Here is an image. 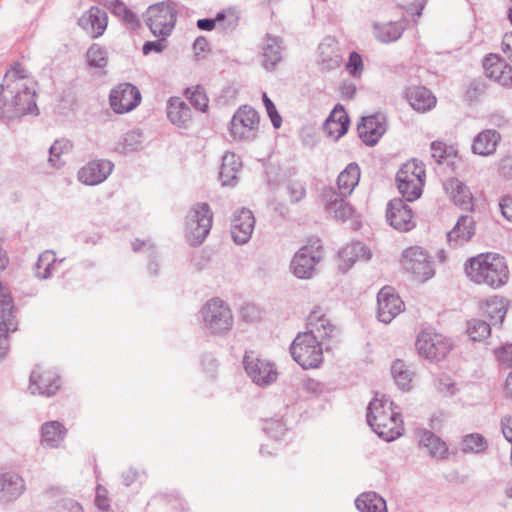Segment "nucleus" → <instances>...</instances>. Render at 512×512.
Wrapping results in <instances>:
<instances>
[{"label": "nucleus", "instance_id": "nucleus-51", "mask_svg": "<svg viewBox=\"0 0 512 512\" xmlns=\"http://www.w3.org/2000/svg\"><path fill=\"white\" fill-rule=\"evenodd\" d=\"M263 431L271 438L280 439L286 432L285 424L279 419H270L265 422Z\"/></svg>", "mask_w": 512, "mask_h": 512}, {"label": "nucleus", "instance_id": "nucleus-17", "mask_svg": "<svg viewBox=\"0 0 512 512\" xmlns=\"http://www.w3.org/2000/svg\"><path fill=\"white\" fill-rule=\"evenodd\" d=\"M404 309L401 298L390 286L383 287L377 294V318L380 322L389 324Z\"/></svg>", "mask_w": 512, "mask_h": 512}, {"label": "nucleus", "instance_id": "nucleus-55", "mask_svg": "<svg viewBox=\"0 0 512 512\" xmlns=\"http://www.w3.org/2000/svg\"><path fill=\"white\" fill-rule=\"evenodd\" d=\"M263 104L266 108V112L272 122L274 128L278 129L282 125V118L278 113L273 101L267 96L266 93H263Z\"/></svg>", "mask_w": 512, "mask_h": 512}, {"label": "nucleus", "instance_id": "nucleus-45", "mask_svg": "<svg viewBox=\"0 0 512 512\" xmlns=\"http://www.w3.org/2000/svg\"><path fill=\"white\" fill-rule=\"evenodd\" d=\"M391 374L395 383L403 390L410 388L412 381V372L408 369L404 361L398 359L391 366Z\"/></svg>", "mask_w": 512, "mask_h": 512}, {"label": "nucleus", "instance_id": "nucleus-10", "mask_svg": "<svg viewBox=\"0 0 512 512\" xmlns=\"http://www.w3.org/2000/svg\"><path fill=\"white\" fill-rule=\"evenodd\" d=\"M415 345L419 355L430 361L444 359L453 347L449 338L431 329L421 331Z\"/></svg>", "mask_w": 512, "mask_h": 512}, {"label": "nucleus", "instance_id": "nucleus-57", "mask_svg": "<svg viewBox=\"0 0 512 512\" xmlns=\"http://www.w3.org/2000/svg\"><path fill=\"white\" fill-rule=\"evenodd\" d=\"M290 200L293 203L299 202L306 195V190L303 184L298 182L289 183L286 187Z\"/></svg>", "mask_w": 512, "mask_h": 512}, {"label": "nucleus", "instance_id": "nucleus-59", "mask_svg": "<svg viewBox=\"0 0 512 512\" xmlns=\"http://www.w3.org/2000/svg\"><path fill=\"white\" fill-rule=\"evenodd\" d=\"M120 19L123 24L132 31H138L142 26L139 17L131 9H129Z\"/></svg>", "mask_w": 512, "mask_h": 512}, {"label": "nucleus", "instance_id": "nucleus-24", "mask_svg": "<svg viewBox=\"0 0 512 512\" xmlns=\"http://www.w3.org/2000/svg\"><path fill=\"white\" fill-rule=\"evenodd\" d=\"M475 234V221L472 216L462 215L455 226L447 233V240L451 247H459L468 242Z\"/></svg>", "mask_w": 512, "mask_h": 512}, {"label": "nucleus", "instance_id": "nucleus-23", "mask_svg": "<svg viewBox=\"0 0 512 512\" xmlns=\"http://www.w3.org/2000/svg\"><path fill=\"white\" fill-rule=\"evenodd\" d=\"M486 76L505 88H512V66L504 59L490 54L483 61Z\"/></svg>", "mask_w": 512, "mask_h": 512}, {"label": "nucleus", "instance_id": "nucleus-64", "mask_svg": "<svg viewBox=\"0 0 512 512\" xmlns=\"http://www.w3.org/2000/svg\"><path fill=\"white\" fill-rule=\"evenodd\" d=\"M501 431L504 438L512 443V417L505 416L501 419Z\"/></svg>", "mask_w": 512, "mask_h": 512}, {"label": "nucleus", "instance_id": "nucleus-42", "mask_svg": "<svg viewBox=\"0 0 512 512\" xmlns=\"http://www.w3.org/2000/svg\"><path fill=\"white\" fill-rule=\"evenodd\" d=\"M488 448L487 439L480 433H470L462 437L461 451L463 453H484Z\"/></svg>", "mask_w": 512, "mask_h": 512}, {"label": "nucleus", "instance_id": "nucleus-13", "mask_svg": "<svg viewBox=\"0 0 512 512\" xmlns=\"http://www.w3.org/2000/svg\"><path fill=\"white\" fill-rule=\"evenodd\" d=\"M243 365L247 375L258 386H268L277 379L278 372L274 363L259 358L253 351L245 352Z\"/></svg>", "mask_w": 512, "mask_h": 512}, {"label": "nucleus", "instance_id": "nucleus-40", "mask_svg": "<svg viewBox=\"0 0 512 512\" xmlns=\"http://www.w3.org/2000/svg\"><path fill=\"white\" fill-rule=\"evenodd\" d=\"M73 149V144L67 139L56 140L49 148L48 162L51 167L60 169L64 166L65 161L62 160V156L69 154Z\"/></svg>", "mask_w": 512, "mask_h": 512}, {"label": "nucleus", "instance_id": "nucleus-35", "mask_svg": "<svg viewBox=\"0 0 512 512\" xmlns=\"http://www.w3.org/2000/svg\"><path fill=\"white\" fill-rule=\"evenodd\" d=\"M282 40L278 36L267 34L262 47V64L269 70L274 68L282 59Z\"/></svg>", "mask_w": 512, "mask_h": 512}, {"label": "nucleus", "instance_id": "nucleus-20", "mask_svg": "<svg viewBox=\"0 0 512 512\" xmlns=\"http://www.w3.org/2000/svg\"><path fill=\"white\" fill-rule=\"evenodd\" d=\"M77 25L91 38L101 37L108 26V14L99 6H91L77 20Z\"/></svg>", "mask_w": 512, "mask_h": 512}, {"label": "nucleus", "instance_id": "nucleus-48", "mask_svg": "<svg viewBox=\"0 0 512 512\" xmlns=\"http://www.w3.org/2000/svg\"><path fill=\"white\" fill-rule=\"evenodd\" d=\"M185 96L189 99L195 109L201 112H205L207 110L209 100L201 86L186 88Z\"/></svg>", "mask_w": 512, "mask_h": 512}, {"label": "nucleus", "instance_id": "nucleus-49", "mask_svg": "<svg viewBox=\"0 0 512 512\" xmlns=\"http://www.w3.org/2000/svg\"><path fill=\"white\" fill-rule=\"evenodd\" d=\"M364 69L363 60L359 53L353 51L346 63V70L353 78H360Z\"/></svg>", "mask_w": 512, "mask_h": 512}, {"label": "nucleus", "instance_id": "nucleus-33", "mask_svg": "<svg viewBox=\"0 0 512 512\" xmlns=\"http://www.w3.org/2000/svg\"><path fill=\"white\" fill-rule=\"evenodd\" d=\"M481 310L493 326H501L508 310V301L503 297L493 296L481 304Z\"/></svg>", "mask_w": 512, "mask_h": 512}, {"label": "nucleus", "instance_id": "nucleus-62", "mask_svg": "<svg viewBox=\"0 0 512 512\" xmlns=\"http://www.w3.org/2000/svg\"><path fill=\"white\" fill-rule=\"evenodd\" d=\"M499 208L502 215L509 221H512V193L503 196L499 201Z\"/></svg>", "mask_w": 512, "mask_h": 512}, {"label": "nucleus", "instance_id": "nucleus-5", "mask_svg": "<svg viewBox=\"0 0 512 512\" xmlns=\"http://www.w3.org/2000/svg\"><path fill=\"white\" fill-rule=\"evenodd\" d=\"M177 9L173 2H158L143 13V20L153 36H171L176 22Z\"/></svg>", "mask_w": 512, "mask_h": 512}, {"label": "nucleus", "instance_id": "nucleus-14", "mask_svg": "<svg viewBox=\"0 0 512 512\" xmlns=\"http://www.w3.org/2000/svg\"><path fill=\"white\" fill-rule=\"evenodd\" d=\"M258 124L257 111L250 106H242L235 112L230 121V135L235 140H252L255 137Z\"/></svg>", "mask_w": 512, "mask_h": 512}, {"label": "nucleus", "instance_id": "nucleus-50", "mask_svg": "<svg viewBox=\"0 0 512 512\" xmlns=\"http://www.w3.org/2000/svg\"><path fill=\"white\" fill-rule=\"evenodd\" d=\"M47 512H84V510L79 502L66 498L57 501Z\"/></svg>", "mask_w": 512, "mask_h": 512}, {"label": "nucleus", "instance_id": "nucleus-15", "mask_svg": "<svg viewBox=\"0 0 512 512\" xmlns=\"http://www.w3.org/2000/svg\"><path fill=\"white\" fill-rule=\"evenodd\" d=\"M109 102L114 112L118 114L127 113L140 104L141 93L131 83H120L111 90Z\"/></svg>", "mask_w": 512, "mask_h": 512}, {"label": "nucleus", "instance_id": "nucleus-25", "mask_svg": "<svg viewBox=\"0 0 512 512\" xmlns=\"http://www.w3.org/2000/svg\"><path fill=\"white\" fill-rule=\"evenodd\" d=\"M324 197L326 199L325 209L327 213L336 220L345 222L353 216V207L344 200L345 197L338 195L333 188L326 189Z\"/></svg>", "mask_w": 512, "mask_h": 512}, {"label": "nucleus", "instance_id": "nucleus-4", "mask_svg": "<svg viewBox=\"0 0 512 512\" xmlns=\"http://www.w3.org/2000/svg\"><path fill=\"white\" fill-rule=\"evenodd\" d=\"M465 273L471 281L500 288L508 282L509 270L504 257L498 254H479L465 263Z\"/></svg>", "mask_w": 512, "mask_h": 512}, {"label": "nucleus", "instance_id": "nucleus-11", "mask_svg": "<svg viewBox=\"0 0 512 512\" xmlns=\"http://www.w3.org/2000/svg\"><path fill=\"white\" fill-rule=\"evenodd\" d=\"M401 265L412 277L425 282L434 276L433 262L428 253L421 247H409L402 253Z\"/></svg>", "mask_w": 512, "mask_h": 512}, {"label": "nucleus", "instance_id": "nucleus-3", "mask_svg": "<svg viewBox=\"0 0 512 512\" xmlns=\"http://www.w3.org/2000/svg\"><path fill=\"white\" fill-rule=\"evenodd\" d=\"M384 394L376 393L366 411L367 423L372 431L386 442L399 438L404 432L401 413Z\"/></svg>", "mask_w": 512, "mask_h": 512}, {"label": "nucleus", "instance_id": "nucleus-32", "mask_svg": "<svg viewBox=\"0 0 512 512\" xmlns=\"http://www.w3.org/2000/svg\"><path fill=\"white\" fill-rule=\"evenodd\" d=\"M419 446L426 448L431 457L444 459L448 454L447 444L432 431L427 429L417 430Z\"/></svg>", "mask_w": 512, "mask_h": 512}, {"label": "nucleus", "instance_id": "nucleus-54", "mask_svg": "<svg viewBox=\"0 0 512 512\" xmlns=\"http://www.w3.org/2000/svg\"><path fill=\"white\" fill-rule=\"evenodd\" d=\"M157 40L155 41H147L142 46V53L144 55H149L152 52L161 53L167 47V39L170 36H155Z\"/></svg>", "mask_w": 512, "mask_h": 512}, {"label": "nucleus", "instance_id": "nucleus-9", "mask_svg": "<svg viewBox=\"0 0 512 512\" xmlns=\"http://www.w3.org/2000/svg\"><path fill=\"white\" fill-rule=\"evenodd\" d=\"M205 329L212 334L222 335L233 326V315L228 304L219 298L209 300L200 310Z\"/></svg>", "mask_w": 512, "mask_h": 512}, {"label": "nucleus", "instance_id": "nucleus-21", "mask_svg": "<svg viewBox=\"0 0 512 512\" xmlns=\"http://www.w3.org/2000/svg\"><path fill=\"white\" fill-rule=\"evenodd\" d=\"M114 169V164L107 159L89 161L78 171L81 183L94 186L104 182Z\"/></svg>", "mask_w": 512, "mask_h": 512}, {"label": "nucleus", "instance_id": "nucleus-36", "mask_svg": "<svg viewBox=\"0 0 512 512\" xmlns=\"http://www.w3.org/2000/svg\"><path fill=\"white\" fill-rule=\"evenodd\" d=\"M360 179V168L356 163H350L337 177V194L342 197L349 196Z\"/></svg>", "mask_w": 512, "mask_h": 512}, {"label": "nucleus", "instance_id": "nucleus-60", "mask_svg": "<svg viewBox=\"0 0 512 512\" xmlns=\"http://www.w3.org/2000/svg\"><path fill=\"white\" fill-rule=\"evenodd\" d=\"M498 359L503 367H512V344L506 345L497 351Z\"/></svg>", "mask_w": 512, "mask_h": 512}, {"label": "nucleus", "instance_id": "nucleus-61", "mask_svg": "<svg viewBox=\"0 0 512 512\" xmlns=\"http://www.w3.org/2000/svg\"><path fill=\"white\" fill-rule=\"evenodd\" d=\"M356 85L350 81H343L339 87V92L343 100H352L356 94Z\"/></svg>", "mask_w": 512, "mask_h": 512}, {"label": "nucleus", "instance_id": "nucleus-18", "mask_svg": "<svg viewBox=\"0 0 512 512\" xmlns=\"http://www.w3.org/2000/svg\"><path fill=\"white\" fill-rule=\"evenodd\" d=\"M387 130V118L383 113L362 117L357 125L359 138L368 146H374Z\"/></svg>", "mask_w": 512, "mask_h": 512}, {"label": "nucleus", "instance_id": "nucleus-34", "mask_svg": "<svg viewBox=\"0 0 512 512\" xmlns=\"http://www.w3.org/2000/svg\"><path fill=\"white\" fill-rule=\"evenodd\" d=\"M167 117L172 124L186 127L192 120V111L181 98L171 97L167 102Z\"/></svg>", "mask_w": 512, "mask_h": 512}, {"label": "nucleus", "instance_id": "nucleus-47", "mask_svg": "<svg viewBox=\"0 0 512 512\" xmlns=\"http://www.w3.org/2000/svg\"><path fill=\"white\" fill-rule=\"evenodd\" d=\"M86 57L90 67L104 68L107 65V51L99 44H92L87 50Z\"/></svg>", "mask_w": 512, "mask_h": 512}, {"label": "nucleus", "instance_id": "nucleus-43", "mask_svg": "<svg viewBox=\"0 0 512 512\" xmlns=\"http://www.w3.org/2000/svg\"><path fill=\"white\" fill-rule=\"evenodd\" d=\"M142 142V132L139 129H133L122 136L116 145V150L123 154L133 152L141 148Z\"/></svg>", "mask_w": 512, "mask_h": 512}, {"label": "nucleus", "instance_id": "nucleus-12", "mask_svg": "<svg viewBox=\"0 0 512 512\" xmlns=\"http://www.w3.org/2000/svg\"><path fill=\"white\" fill-rule=\"evenodd\" d=\"M18 324L12 297L7 294L2 295L0 297V362L9 355V334L18 330Z\"/></svg>", "mask_w": 512, "mask_h": 512}, {"label": "nucleus", "instance_id": "nucleus-8", "mask_svg": "<svg viewBox=\"0 0 512 512\" xmlns=\"http://www.w3.org/2000/svg\"><path fill=\"white\" fill-rule=\"evenodd\" d=\"M213 213L207 203L194 204L186 216V239L191 246L204 242L210 233Z\"/></svg>", "mask_w": 512, "mask_h": 512}, {"label": "nucleus", "instance_id": "nucleus-63", "mask_svg": "<svg viewBox=\"0 0 512 512\" xmlns=\"http://www.w3.org/2000/svg\"><path fill=\"white\" fill-rule=\"evenodd\" d=\"M498 170L501 176L506 179H512V156L503 157L498 164Z\"/></svg>", "mask_w": 512, "mask_h": 512}, {"label": "nucleus", "instance_id": "nucleus-29", "mask_svg": "<svg viewBox=\"0 0 512 512\" xmlns=\"http://www.w3.org/2000/svg\"><path fill=\"white\" fill-rule=\"evenodd\" d=\"M501 135L494 129H486L478 133L472 143V151L480 156H490L496 152Z\"/></svg>", "mask_w": 512, "mask_h": 512}, {"label": "nucleus", "instance_id": "nucleus-26", "mask_svg": "<svg viewBox=\"0 0 512 512\" xmlns=\"http://www.w3.org/2000/svg\"><path fill=\"white\" fill-rule=\"evenodd\" d=\"M349 117L341 105H336L323 124L324 132L334 140H338L349 129Z\"/></svg>", "mask_w": 512, "mask_h": 512}, {"label": "nucleus", "instance_id": "nucleus-28", "mask_svg": "<svg viewBox=\"0 0 512 512\" xmlns=\"http://www.w3.org/2000/svg\"><path fill=\"white\" fill-rule=\"evenodd\" d=\"M407 21L399 20L392 22H374L373 34L375 38L381 43H392L401 38L402 34L406 30Z\"/></svg>", "mask_w": 512, "mask_h": 512}, {"label": "nucleus", "instance_id": "nucleus-27", "mask_svg": "<svg viewBox=\"0 0 512 512\" xmlns=\"http://www.w3.org/2000/svg\"><path fill=\"white\" fill-rule=\"evenodd\" d=\"M24 480L14 472L0 474V502L7 503L17 499L24 491Z\"/></svg>", "mask_w": 512, "mask_h": 512}, {"label": "nucleus", "instance_id": "nucleus-1", "mask_svg": "<svg viewBox=\"0 0 512 512\" xmlns=\"http://www.w3.org/2000/svg\"><path fill=\"white\" fill-rule=\"evenodd\" d=\"M31 84L19 65L6 72L0 85V117H18L37 109Z\"/></svg>", "mask_w": 512, "mask_h": 512}, {"label": "nucleus", "instance_id": "nucleus-46", "mask_svg": "<svg viewBox=\"0 0 512 512\" xmlns=\"http://www.w3.org/2000/svg\"><path fill=\"white\" fill-rule=\"evenodd\" d=\"M491 323L484 320L473 319L468 322L467 333L473 341H482L491 333Z\"/></svg>", "mask_w": 512, "mask_h": 512}, {"label": "nucleus", "instance_id": "nucleus-22", "mask_svg": "<svg viewBox=\"0 0 512 512\" xmlns=\"http://www.w3.org/2000/svg\"><path fill=\"white\" fill-rule=\"evenodd\" d=\"M255 226V218L251 210L241 208L234 212L231 220V236L236 244L242 245L249 241Z\"/></svg>", "mask_w": 512, "mask_h": 512}, {"label": "nucleus", "instance_id": "nucleus-38", "mask_svg": "<svg viewBox=\"0 0 512 512\" xmlns=\"http://www.w3.org/2000/svg\"><path fill=\"white\" fill-rule=\"evenodd\" d=\"M360 512H387L386 501L376 492H365L355 500Z\"/></svg>", "mask_w": 512, "mask_h": 512}, {"label": "nucleus", "instance_id": "nucleus-53", "mask_svg": "<svg viewBox=\"0 0 512 512\" xmlns=\"http://www.w3.org/2000/svg\"><path fill=\"white\" fill-rule=\"evenodd\" d=\"M452 155V149H448L445 143L440 141H433L431 143V157L441 164Z\"/></svg>", "mask_w": 512, "mask_h": 512}, {"label": "nucleus", "instance_id": "nucleus-44", "mask_svg": "<svg viewBox=\"0 0 512 512\" xmlns=\"http://www.w3.org/2000/svg\"><path fill=\"white\" fill-rule=\"evenodd\" d=\"M56 261V255L53 251L41 253L35 264V276L39 279H48L52 274V268Z\"/></svg>", "mask_w": 512, "mask_h": 512}, {"label": "nucleus", "instance_id": "nucleus-6", "mask_svg": "<svg viewBox=\"0 0 512 512\" xmlns=\"http://www.w3.org/2000/svg\"><path fill=\"white\" fill-rule=\"evenodd\" d=\"M424 164L417 159L404 163L396 174V182L399 192L406 199L412 202L422 194L425 182Z\"/></svg>", "mask_w": 512, "mask_h": 512}, {"label": "nucleus", "instance_id": "nucleus-19", "mask_svg": "<svg viewBox=\"0 0 512 512\" xmlns=\"http://www.w3.org/2000/svg\"><path fill=\"white\" fill-rule=\"evenodd\" d=\"M29 388L32 394H39L42 396H52L60 388V377L52 370L43 369L37 365L30 374Z\"/></svg>", "mask_w": 512, "mask_h": 512}, {"label": "nucleus", "instance_id": "nucleus-16", "mask_svg": "<svg viewBox=\"0 0 512 512\" xmlns=\"http://www.w3.org/2000/svg\"><path fill=\"white\" fill-rule=\"evenodd\" d=\"M413 211L402 199L394 198L387 203L386 220L388 224L400 232L412 230L416 223Z\"/></svg>", "mask_w": 512, "mask_h": 512}, {"label": "nucleus", "instance_id": "nucleus-39", "mask_svg": "<svg viewBox=\"0 0 512 512\" xmlns=\"http://www.w3.org/2000/svg\"><path fill=\"white\" fill-rule=\"evenodd\" d=\"M66 429L59 421H50L42 425L41 441L49 447H57L64 439Z\"/></svg>", "mask_w": 512, "mask_h": 512}, {"label": "nucleus", "instance_id": "nucleus-58", "mask_svg": "<svg viewBox=\"0 0 512 512\" xmlns=\"http://www.w3.org/2000/svg\"><path fill=\"white\" fill-rule=\"evenodd\" d=\"M212 20H215V26L218 24L224 31H233L237 26V18L231 16L227 19L225 12L217 13L216 17Z\"/></svg>", "mask_w": 512, "mask_h": 512}, {"label": "nucleus", "instance_id": "nucleus-52", "mask_svg": "<svg viewBox=\"0 0 512 512\" xmlns=\"http://www.w3.org/2000/svg\"><path fill=\"white\" fill-rule=\"evenodd\" d=\"M343 256H350L349 261L351 264L355 261V258H358L360 256L365 257L366 260L370 259L371 252L368 251L366 255V247L361 242H354L350 245L346 246L342 251Z\"/></svg>", "mask_w": 512, "mask_h": 512}, {"label": "nucleus", "instance_id": "nucleus-56", "mask_svg": "<svg viewBox=\"0 0 512 512\" xmlns=\"http://www.w3.org/2000/svg\"><path fill=\"white\" fill-rule=\"evenodd\" d=\"M486 85L484 82L480 80H473L470 82L467 90H466V99L469 102L477 101L482 95L485 94Z\"/></svg>", "mask_w": 512, "mask_h": 512}, {"label": "nucleus", "instance_id": "nucleus-31", "mask_svg": "<svg viewBox=\"0 0 512 512\" xmlns=\"http://www.w3.org/2000/svg\"><path fill=\"white\" fill-rule=\"evenodd\" d=\"M406 98L410 106L418 112H426L436 105V97L423 86H412L406 90Z\"/></svg>", "mask_w": 512, "mask_h": 512}, {"label": "nucleus", "instance_id": "nucleus-7", "mask_svg": "<svg viewBox=\"0 0 512 512\" xmlns=\"http://www.w3.org/2000/svg\"><path fill=\"white\" fill-rule=\"evenodd\" d=\"M323 258V247L318 238L309 239L293 256L290 271L298 279H311L316 273L317 264Z\"/></svg>", "mask_w": 512, "mask_h": 512}, {"label": "nucleus", "instance_id": "nucleus-37", "mask_svg": "<svg viewBox=\"0 0 512 512\" xmlns=\"http://www.w3.org/2000/svg\"><path fill=\"white\" fill-rule=\"evenodd\" d=\"M241 167L242 162L239 156L232 152L225 153L222 157V165L219 172L222 185L233 186L237 182V174Z\"/></svg>", "mask_w": 512, "mask_h": 512}, {"label": "nucleus", "instance_id": "nucleus-2", "mask_svg": "<svg viewBox=\"0 0 512 512\" xmlns=\"http://www.w3.org/2000/svg\"><path fill=\"white\" fill-rule=\"evenodd\" d=\"M309 324L314 328L299 333L290 345L292 358L303 369L317 368L322 363L323 349L319 338H331L336 330L324 316L317 318L314 314L310 315Z\"/></svg>", "mask_w": 512, "mask_h": 512}, {"label": "nucleus", "instance_id": "nucleus-30", "mask_svg": "<svg viewBox=\"0 0 512 512\" xmlns=\"http://www.w3.org/2000/svg\"><path fill=\"white\" fill-rule=\"evenodd\" d=\"M446 193L455 205L468 210L472 207V193L468 186L457 178H450L443 183Z\"/></svg>", "mask_w": 512, "mask_h": 512}, {"label": "nucleus", "instance_id": "nucleus-41", "mask_svg": "<svg viewBox=\"0 0 512 512\" xmlns=\"http://www.w3.org/2000/svg\"><path fill=\"white\" fill-rule=\"evenodd\" d=\"M318 62L323 71H332L340 67L342 56L335 48L326 44H320Z\"/></svg>", "mask_w": 512, "mask_h": 512}]
</instances>
